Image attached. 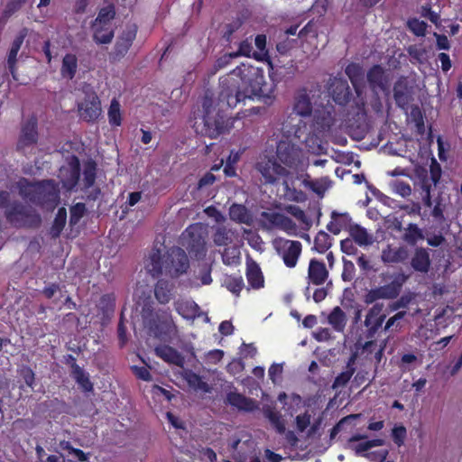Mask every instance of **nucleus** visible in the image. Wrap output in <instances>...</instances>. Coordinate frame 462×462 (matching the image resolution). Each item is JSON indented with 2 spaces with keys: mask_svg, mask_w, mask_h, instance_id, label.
<instances>
[{
  "mask_svg": "<svg viewBox=\"0 0 462 462\" xmlns=\"http://www.w3.org/2000/svg\"><path fill=\"white\" fill-rule=\"evenodd\" d=\"M430 257L427 249L417 247L411 259V268L419 273H427L430 268Z\"/></svg>",
  "mask_w": 462,
  "mask_h": 462,
  "instance_id": "nucleus-27",
  "label": "nucleus"
},
{
  "mask_svg": "<svg viewBox=\"0 0 462 462\" xmlns=\"http://www.w3.org/2000/svg\"><path fill=\"white\" fill-rule=\"evenodd\" d=\"M172 285L166 280L160 279L154 287V296L156 300L162 303L166 304L171 298Z\"/></svg>",
  "mask_w": 462,
  "mask_h": 462,
  "instance_id": "nucleus-34",
  "label": "nucleus"
},
{
  "mask_svg": "<svg viewBox=\"0 0 462 462\" xmlns=\"http://www.w3.org/2000/svg\"><path fill=\"white\" fill-rule=\"evenodd\" d=\"M235 58L236 56H234L233 52L226 53L219 57L214 63L213 73L227 67Z\"/></svg>",
  "mask_w": 462,
  "mask_h": 462,
  "instance_id": "nucleus-62",
  "label": "nucleus"
},
{
  "mask_svg": "<svg viewBox=\"0 0 462 462\" xmlns=\"http://www.w3.org/2000/svg\"><path fill=\"white\" fill-rule=\"evenodd\" d=\"M240 252L233 247H226L222 253V262L226 265H237L240 263Z\"/></svg>",
  "mask_w": 462,
  "mask_h": 462,
  "instance_id": "nucleus-47",
  "label": "nucleus"
},
{
  "mask_svg": "<svg viewBox=\"0 0 462 462\" xmlns=\"http://www.w3.org/2000/svg\"><path fill=\"white\" fill-rule=\"evenodd\" d=\"M393 92L397 106L406 109L412 100L411 88L409 86L408 79L404 76L399 77L393 84Z\"/></svg>",
  "mask_w": 462,
  "mask_h": 462,
  "instance_id": "nucleus-21",
  "label": "nucleus"
},
{
  "mask_svg": "<svg viewBox=\"0 0 462 462\" xmlns=\"http://www.w3.org/2000/svg\"><path fill=\"white\" fill-rule=\"evenodd\" d=\"M73 379L76 383L82 388L84 392H92L93 391V383L89 379V375L88 373L84 371L82 367L77 369L76 371L71 373Z\"/></svg>",
  "mask_w": 462,
  "mask_h": 462,
  "instance_id": "nucleus-45",
  "label": "nucleus"
},
{
  "mask_svg": "<svg viewBox=\"0 0 462 462\" xmlns=\"http://www.w3.org/2000/svg\"><path fill=\"white\" fill-rule=\"evenodd\" d=\"M383 310V303H374L366 313L364 324L369 337H373L378 332L386 319V315L382 313Z\"/></svg>",
  "mask_w": 462,
  "mask_h": 462,
  "instance_id": "nucleus-19",
  "label": "nucleus"
},
{
  "mask_svg": "<svg viewBox=\"0 0 462 462\" xmlns=\"http://www.w3.org/2000/svg\"><path fill=\"white\" fill-rule=\"evenodd\" d=\"M366 435L354 434L347 440V448L354 450L358 456H365V452L374 447H381L384 445L383 439H368Z\"/></svg>",
  "mask_w": 462,
  "mask_h": 462,
  "instance_id": "nucleus-22",
  "label": "nucleus"
},
{
  "mask_svg": "<svg viewBox=\"0 0 462 462\" xmlns=\"http://www.w3.org/2000/svg\"><path fill=\"white\" fill-rule=\"evenodd\" d=\"M101 102L96 92L87 93L81 104L79 105L80 117L88 122L93 123L101 115Z\"/></svg>",
  "mask_w": 462,
  "mask_h": 462,
  "instance_id": "nucleus-16",
  "label": "nucleus"
},
{
  "mask_svg": "<svg viewBox=\"0 0 462 462\" xmlns=\"http://www.w3.org/2000/svg\"><path fill=\"white\" fill-rule=\"evenodd\" d=\"M28 32H29L28 28H26V27L22 28L18 32V33L14 37V39L13 40V42L11 43V47L7 53V59H6L7 69L14 80H17V77H16L17 55H18V52L24 42V39L28 35Z\"/></svg>",
  "mask_w": 462,
  "mask_h": 462,
  "instance_id": "nucleus-20",
  "label": "nucleus"
},
{
  "mask_svg": "<svg viewBox=\"0 0 462 462\" xmlns=\"http://www.w3.org/2000/svg\"><path fill=\"white\" fill-rule=\"evenodd\" d=\"M423 233L416 224L410 223L403 235V239L409 245H415L420 239H423Z\"/></svg>",
  "mask_w": 462,
  "mask_h": 462,
  "instance_id": "nucleus-46",
  "label": "nucleus"
},
{
  "mask_svg": "<svg viewBox=\"0 0 462 462\" xmlns=\"http://www.w3.org/2000/svg\"><path fill=\"white\" fill-rule=\"evenodd\" d=\"M116 16V9H115V6L113 5H108L105 7H102L99 12H98V14L97 16V18L94 20V22H96L97 24L98 23H111V21L115 18Z\"/></svg>",
  "mask_w": 462,
  "mask_h": 462,
  "instance_id": "nucleus-50",
  "label": "nucleus"
},
{
  "mask_svg": "<svg viewBox=\"0 0 462 462\" xmlns=\"http://www.w3.org/2000/svg\"><path fill=\"white\" fill-rule=\"evenodd\" d=\"M187 383L189 386L193 387L196 390H201L205 393L209 392L208 384L203 381L202 377L193 372H190L186 377Z\"/></svg>",
  "mask_w": 462,
  "mask_h": 462,
  "instance_id": "nucleus-51",
  "label": "nucleus"
},
{
  "mask_svg": "<svg viewBox=\"0 0 462 462\" xmlns=\"http://www.w3.org/2000/svg\"><path fill=\"white\" fill-rule=\"evenodd\" d=\"M121 106L116 98H113L107 111L108 122L112 126H120L122 125Z\"/></svg>",
  "mask_w": 462,
  "mask_h": 462,
  "instance_id": "nucleus-41",
  "label": "nucleus"
},
{
  "mask_svg": "<svg viewBox=\"0 0 462 462\" xmlns=\"http://www.w3.org/2000/svg\"><path fill=\"white\" fill-rule=\"evenodd\" d=\"M86 213V206L84 203L79 202L70 208L69 224L76 225L83 217Z\"/></svg>",
  "mask_w": 462,
  "mask_h": 462,
  "instance_id": "nucleus-57",
  "label": "nucleus"
},
{
  "mask_svg": "<svg viewBox=\"0 0 462 462\" xmlns=\"http://www.w3.org/2000/svg\"><path fill=\"white\" fill-rule=\"evenodd\" d=\"M405 280L406 278L403 275H400L387 284L368 290L363 296V301L366 305H371L378 303L377 300H379L396 299L402 291Z\"/></svg>",
  "mask_w": 462,
  "mask_h": 462,
  "instance_id": "nucleus-6",
  "label": "nucleus"
},
{
  "mask_svg": "<svg viewBox=\"0 0 462 462\" xmlns=\"http://www.w3.org/2000/svg\"><path fill=\"white\" fill-rule=\"evenodd\" d=\"M16 188L25 201L42 208L53 210L60 203V185L54 180H30L21 177Z\"/></svg>",
  "mask_w": 462,
  "mask_h": 462,
  "instance_id": "nucleus-2",
  "label": "nucleus"
},
{
  "mask_svg": "<svg viewBox=\"0 0 462 462\" xmlns=\"http://www.w3.org/2000/svg\"><path fill=\"white\" fill-rule=\"evenodd\" d=\"M38 139L37 118L32 116L21 125V131L16 143L17 152L25 155L28 150H32L37 144Z\"/></svg>",
  "mask_w": 462,
  "mask_h": 462,
  "instance_id": "nucleus-10",
  "label": "nucleus"
},
{
  "mask_svg": "<svg viewBox=\"0 0 462 462\" xmlns=\"http://www.w3.org/2000/svg\"><path fill=\"white\" fill-rule=\"evenodd\" d=\"M96 164L94 162H89L85 166L83 171V181L85 188H91L96 180Z\"/></svg>",
  "mask_w": 462,
  "mask_h": 462,
  "instance_id": "nucleus-55",
  "label": "nucleus"
},
{
  "mask_svg": "<svg viewBox=\"0 0 462 462\" xmlns=\"http://www.w3.org/2000/svg\"><path fill=\"white\" fill-rule=\"evenodd\" d=\"M78 69V58L75 54L67 53L61 62L60 74L64 79H73Z\"/></svg>",
  "mask_w": 462,
  "mask_h": 462,
  "instance_id": "nucleus-31",
  "label": "nucleus"
},
{
  "mask_svg": "<svg viewBox=\"0 0 462 462\" xmlns=\"http://www.w3.org/2000/svg\"><path fill=\"white\" fill-rule=\"evenodd\" d=\"M242 22L237 19L233 21L232 23H226L225 25V31L223 32V38L227 42H233V34L241 27Z\"/></svg>",
  "mask_w": 462,
  "mask_h": 462,
  "instance_id": "nucleus-61",
  "label": "nucleus"
},
{
  "mask_svg": "<svg viewBox=\"0 0 462 462\" xmlns=\"http://www.w3.org/2000/svg\"><path fill=\"white\" fill-rule=\"evenodd\" d=\"M407 52L411 60H415L420 64H423L427 60V50L421 45H411L408 47Z\"/></svg>",
  "mask_w": 462,
  "mask_h": 462,
  "instance_id": "nucleus-49",
  "label": "nucleus"
},
{
  "mask_svg": "<svg viewBox=\"0 0 462 462\" xmlns=\"http://www.w3.org/2000/svg\"><path fill=\"white\" fill-rule=\"evenodd\" d=\"M335 123V111L332 106H322L314 111L313 124L319 131H328Z\"/></svg>",
  "mask_w": 462,
  "mask_h": 462,
  "instance_id": "nucleus-23",
  "label": "nucleus"
},
{
  "mask_svg": "<svg viewBox=\"0 0 462 462\" xmlns=\"http://www.w3.org/2000/svg\"><path fill=\"white\" fill-rule=\"evenodd\" d=\"M224 286L236 296H239L245 287V282L240 274H231L225 278Z\"/></svg>",
  "mask_w": 462,
  "mask_h": 462,
  "instance_id": "nucleus-40",
  "label": "nucleus"
},
{
  "mask_svg": "<svg viewBox=\"0 0 462 462\" xmlns=\"http://www.w3.org/2000/svg\"><path fill=\"white\" fill-rule=\"evenodd\" d=\"M246 279L251 288L258 290L263 287L264 278L259 265L252 261L247 263L246 266Z\"/></svg>",
  "mask_w": 462,
  "mask_h": 462,
  "instance_id": "nucleus-29",
  "label": "nucleus"
},
{
  "mask_svg": "<svg viewBox=\"0 0 462 462\" xmlns=\"http://www.w3.org/2000/svg\"><path fill=\"white\" fill-rule=\"evenodd\" d=\"M421 189H422V202L423 205L427 208H431L434 204V200H432L430 190H431V184L429 182L427 171H424V178L422 179L421 182Z\"/></svg>",
  "mask_w": 462,
  "mask_h": 462,
  "instance_id": "nucleus-53",
  "label": "nucleus"
},
{
  "mask_svg": "<svg viewBox=\"0 0 462 462\" xmlns=\"http://www.w3.org/2000/svg\"><path fill=\"white\" fill-rule=\"evenodd\" d=\"M282 186L284 199L294 202H304L307 199L306 193L301 189L305 187V178L288 171L282 178Z\"/></svg>",
  "mask_w": 462,
  "mask_h": 462,
  "instance_id": "nucleus-12",
  "label": "nucleus"
},
{
  "mask_svg": "<svg viewBox=\"0 0 462 462\" xmlns=\"http://www.w3.org/2000/svg\"><path fill=\"white\" fill-rule=\"evenodd\" d=\"M345 73L348 77L354 90L356 95V98L354 99V104L356 107V116H366L365 111V100L363 96L364 94V79H365V71L363 67L359 63L351 62L349 63L346 69Z\"/></svg>",
  "mask_w": 462,
  "mask_h": 462,
  "instance_id": "nucleus-5",
  "label": "nucleus"
},
{
  "mask_svg": "<svg viewBox=\"0 0 462 462\" xmlns=\"http://www.w3.org/2000/svg\"><path fill=\"white\" fill-rule=\"evenodd\" d=\"M27 0H9L0 16V23H5L7 20L18 12Z\"/></svg>",
  "mask_w": 462,
  "mask_h": 462,
  "instance_id": "nucleus-43",
  "label": "nucleus"
},
{
  "mask_svg": "<svg viewBox=\"0 0 462 462\" xmlns=\"http://www.w3.org/2000/svg\"><path fill=\"white\" fill-rule=\"evenodd\" d=\"M370 90L374 94L382 92L385 96L391 93L392 74L380 64L371 66L365 75Z\"/></svg>",
  "mask_w": 462,
  "mask_h": 462,
  "instance_id": "nucleus-7",
  "label": "nucleus"
},
{
  "mask_svg": "<svg viewBox=\"0 0 462 462\" xmlns=\"http://www.w3.org/2000/svg\"><path fill=\"white\" fill-rule=\"evenodd\" d=\"M226 402L239 411L251 412L258 409L255 400L246 397L237 392H229L226 397Z\"/></svg>",
  "mask_w": 462,
  "mask_h": 462,
  "instance_id": "nucleus-25",
  "label": "nucleus"
},
{
  "mask_svg": "<svg viewBox=\"0 0 462 462\" xmlns=\"http://www.w3.org/2000/svg\"><path fill=\"white\" fill-rule=\"evenodd\" d=\"M445 204L443 203V199L440 195H439L437 198L434 199V204L433 208L431 210L430 215L433 217V218L439 222H442L445 219L444 217V210H445Z\"/></svg>",
  "mask_w": 462,
  "mask_h": 462,
  "instance_id": "nucleus-56",
  "label": "nucleus"
},
{
  "mask_svg": "<svg viewBox=\"0 0 462 462\" xmlns=\"http://www.w3.org/2000/svg\"><path fill=\"white\" fill-rule=\"evenodd\" d=\"M147 325L156 337L170 336L176 329L169 310H157L151 313V318L147 320Z\"/></svg>",
  "mask_w": 462,
  "mask_h": 462,
  "instance_id": "nucleus-8",
  "label": "nucleus"
},
{
  "mask_svg": "<svg viewBox=\"0 0 462 462\" xmlns=\"http://www.w3.org/2000/svg\"><path fill=\"white\" fill-rule=\"evenodd\" d=\"M263 414L279 434L285 433V423L278 411L271 407H267L263 409Z\"/></svg>",
  "mask_w": 462,
  "mask_h": 462,
  "instance_id": "nucleus-36",
  "label": "nucleus"
},
{
  "mask_svg": "<svg viewBox=\"0 0 462 462\" xmlns=\"http://www.w3.org/2000/svg\"><path fill=\"white\" fill-rule=\"evenodd\" d=\"M356 360V356L353 355L347 361L346 371L341 372L339 374L336 376L334 379V382L332 383L333 389H337L340 387H344L347 384V383L350 381L351 377L355 374L356 368L354 367Z\"/></svg>",
  "mask_w": 462,
  "mask_h": 462,
  "instance_id": "nucleus-32",
  "label": "nucleus"
},
{
  "mask_svg": "<svg viewBox=\"0 0 462 462\" xmlns=\"http://www.w3.org/2000/svg\"><path fill=\"white\" fill-rule=\"evenodd\" d=\"M332 245V237L325 231H319L314 239V249L323 254L327 252Z\"/></svg>",
  "mask_w": 462,
  "mask_h": 462,
  "instance_id": "nucleus-42",
  "label": "nucleus"
},
{
  "mask_svg": "<svg viewBox=\"0 0 462 462\" xmlns=\"http://www.w3.org/2000/svg\"><path fill=\"white\" fill-rule=\"evenodd\" d=\"M311 416L309 411H305L302 414L296 416L295 422L297 430L300 432H303L310 425Z\"/></svg>",
  "mask_w": 462,
  "mask_h": 462,
  "instance_id": "nucleus-64",
  "label": "nucleus"
},
{
  "mask_svg": "<svg viewBox=\"0 0 462 462\" xmlns=\"http://www.w3.org/2000/svg\"><path fill=\"white\" fill-rule=\"evenodd\" d=\"M229 233V230H227L226 227L218 226L213 235L214 244L217 246L227 245L232 241Z\"/></svg>",
  "mask_w": 462,
  "mask_h": 462,
  "instance_id": "nucleus-52",
  "label": "nucleus"
},
{
  "mask_svg": "<svg viewBox=\"0 0 462 462\" xmlns=\"http://www.w3.org/2000/svg\"><path fill=\"white\" fill-rule=\"evenodd\" d=\"M255 168L261 173L265 184H274L288 173V170L278 163L276 159L268 156L261 159Z\"/></svg>",
  "mask_w": 462,
  "mask_h": 462,
  "instance_id": "nucleus-13",
  "label": "nucleus"
},
{
  "mask_svg": "<svg viewBox=\"0 0 462 462\" xmlns=\"http://www.w3.org/2000/svg\"><path fill=\"white\" fill-rule=\"evenodd\" d=\"M183 245L190 254L197 258H202L206 255V240L202 232V227L199 225H190L183 233Z\"/></svg>",
  "mask_w": 462,
  "mask_h": 462,
  "instance_id": "nucleus-9",
  "label": "nucleus"
},
{
  "mask_svg": "<svg viewBox=\"0 0 462 462\" xmlns=\"http://www.w3.org/2000/svg\"><path fill=\"white\" fill-rule=\"evenodd\" d=\"M292 111L300 117L311 116L313 107L310 95L306 88L300 89L294 96Z\"/></svg>",
  "mask_w": 462,
  "mask_h": 462,
  "instance_id": "nucleus-24",
  "label": "nucleus"
},
{
  "mask_svg": "<svg viewBox=\"0 0 462 462\" xmlns=\"http://www.w3.org/2000/svg\"><path fill=\"white\" fill-rule=\"evenodd\" d=\"M67 220V211L65 208H60L54 217L53 223L51 227V235L53 238L60 236Z\"/></svg>",
  "mask_w": 462,
  "mask_h": 462,
  "instance_id": "nucleus-39",
  "label": "nucleus"
},
{
  "mask_svg": "<svg viewBox=\"0 0 462 462\" xmlns=\"http://www.w3.org/2000/svg\"><path fill=\"white\" fill-rule=\"evenodd\" d=\"M408 28L416 36H424L427 31V23L424 21H420L417 18H412L408 21Z\"/></svg>",
  "mask_w": 462,
  "mask_h": 462,
  "instance_id": "nucleus-58",
  "label": "nucleus"
},
{
  "mask_svg": "<svg viewBox=\"0 0 462 462\" xmlns=\"http://www.w3.org/2000/svg\"><path fill=\"white\" fill-rule=\"evenodd\" d=\"M411 118L414 123L417 132L420 134L425 132L424 117L419 106H415L411 110Z\"/></svg>",
  "mask_w": 462,
  "mask_h": 462,
  "instance_id": "nucleus-54",
  "label": "nucleus"
},
{
  "mask_svg": "<svg viewBox=\"0 0 462 462\" xmlns=\"http://www.w3.org/2000/svg\"><path fill=\"white\" fill-rule=\"evenodd\" d=\"M329 277V272L323 261L312 258L310 260L307 274L308 285L304 290L307 300L310 297V285L321 286Z\"/></svg>",
  "mask_w": 462,
  "mask_h": 462,
  "instance_id": "nucleus-14",
  "label": "nucleus"
},
{
  "mask_svg": "<svg viewBox=\"0 0 462 462\" xmlns=\"http://www.w3.org/2000/svg\"><path fill=\"white\" fill-rule=\"evenodd\" d=\"M305 188L310 189L318 195H322L328 189L325 180H308L305 178Z\"/></svg>",
  "mask_w": 462,
  "mask_h": 462,
  "instance_id": "nucleus-59",
  "label": "nucleus"
},
{
  "mask_svg": "<svg viewBox=\"0 0 462 462\" xmlns=\"http://www.w3.org/2000/svg\"><path fill=\"white\" fill-rule=\"evenodd\" d=\"M356 275V267L355 264L349 261L343 259V271L341 273V278L344 282H351Z\"/></svg>",
  "mask_w": 462,
  "mask_h": 462,
  "instance_id": "nucleus-60",
  "label": "nucleus"
},
{
  "mask_svg": "<svg viewBox=\"0 0 462 462\" xmlns=\"http://www.w3.org/2000/svg\"><path fill=\"white\" fill-rule=\"evenodd\" d=\"M176 310L186 319H195L204 314L200 307L195 301L180 302L177 305Z\"/></svg>",
  "mask_w": 462,
  "mask_h": 462,
  "instance_id": "nucleus-30",
  "label": "nucleus"
},
{
  "mask_svg": "<svg viewBox=\"0 0 462 462\" xmlns=\"http://www.w3.org/2000/svg\"><path fill=\"white\" fill-rule=\"evenodd\" d=\"M189 268V261L185 251L178 246L167 250L165 254L157 247H153L149 254V263L146 264L148 273L157 278L162 273L171 278H178L186 273Z\"/></svg>",
  "mask_w": 462,
  "mask_h": 462,
  "instance_id": "nucleus-3",
  "label": "nucleus"
},
{
  "mask_svg": "<svg viewBox=\"0 0 462 462\" xmlns=\"http://www.w3.org/2000/svg\"><path fill=\"white\" fill-rule=\"evenodd\" d=\"M348 231L352 239L360 246H365L373 243L372 236L366 229L357 224L350 225Z\"/></svg>",
  "mask_w": 462,
  "mask_h": 462,
  "instance_id": "nucleus-33",
  "label": "nucleus"
},
{
  "mask_svg": "<svg viewBox=\"0 0 462 462\" xmlns=\"http://www.w3.org/2000/svg\"><path fill=\"white\" fill-rule=\"evenodd\" d=\"M273 246L287 267L293 268L296 266L302 250V245L300 241L279 237L273 241Z\"/></svg>",
  "mask_w": 462,
  "mask_h": 462,
  "instance_id": "nucleus-11",
  "label": "nucleus"
},
{
  "mask_svg": "<svg viewBox=\"0 0 462 462\" xmlns=\"http://www.w3.org/2000/svg\"><path fill=\"white\" fill-rule=\"evenodd\" d=\"M230 218L240 224H249L251 217L245 206L241 204H233L229 208Z\"/></svg>",
  "mask_w": 462,
  "mask_h": 462,
  "instance_id": "nucleus-38",
  "label": "nucleus"
},
{
  "mask_svg": "<svg viewBox=\"0 0 462 462\" xmlns=\"http://www.w3.org/2000/svg\"><path fill=\"white\" fill-rule=\"evenodd\" d=\"M136 28L123 32L118 37L113 51L109 53L111 62L120 61L128 52L136 38Z\"/></svg>",
  "mask_w": 462,
  "mask_h": 462,
  "instance_id": "nucleus-18",
  "label": "nucleus"
},
{
  "mask_svg": "<svg viewBox=\"0 0 462 462\" xmlns=\"http://www.w3.org/2000/svg\"><path fill=\"white\" fill-rule=\"evenodd\" d=\"M5 217L16 228H35L42 223L41 216L34 209L17 200L5 209Z\"/></svg>",
  "mask_w": 462,
  "mask_h": 462,
  "instance_id": "nucleus-4",
  "label": "nucleus"
},
{
  "mask_svg": "<svg viewBox=\"0 0 462 462\" xmlns=\"http://www.w3.org/2000/svg\"><path fill=\"white\" fill-rule=\"evenodd\" d=\"M393 189L395 193L405 198L411 194V188L409 183L403 180H395L393 182Z\"/></svg>",
  "mask_w": 462,
  "mask_h": 462,
  "instance_id": "nucleus-63",
  "label": "nucleus"
},
{
  "mask_svg": "<svg viewBox=\"0 0 462 462\" xmlns=\"http://www.w3.org/2000/svg\"><path fill=\"white\" fill-rule=\"evenodd\" d=\"M217 106L212 97L205 95L202 99V134L216 138L229 132L235 118L227 117L223 106L236 107L246 99H263L265 103L273 99V88H268L261 69L253 66L241 64L219 79Z\"/></svg>",
  "mask_w": 462,
  "mask_h": 462,
  "instance_id": "nucleus-1",
  "label": "nucleus"
},
{
  "mask_svg": "<svg viewBox=\"0 0 462 462\" xmlns=\"http://www.w3.org/2000/svg\"><path fill=\"white\" fill-rule=\"evenodd\" d=\"M328 93L334 102L341 106H346L352 97V91L346 79L334 78L328 86Z\"/></svg>",
  "mask_w": 462,
  "mask_h": 462,
  "instance_id": "nucleus-17",
  "label": "nucleus"
},
{
  "mask_svg": "<svg viewBox=\"0 0 462 462\" xmlns=\"http://www.w3.org/2000/svg\"><path fill=\"white\" fill-rule=\"evenodd\" d=\"M422 363L421 359H419L417 356L411 353L404 354L401 357L399 368L402 372H411Z\"/></svg>",
  "mask_w": 462,
  "mask_h": 462,
  "instance_id": "nucleus-44",
  "label": "nucleus"
},
{
  "mask_svg": "<svg viewBox=\"0 0 462 462\" xmlns=\"http://www.w3.org/2000/svg\"><path fill=\"white\" fill-rule=\"evenodd\" d=\"M277 159L288 167L296 166L300 162L301 150L288 139H282L276 146Z\"/></svg>",
  "mask_w": 462,
  "mask_h": 462,
  "instance_id": "nucleus-15",
  "label": "nucleus"
},
{
  "mask_svg": "<svg viewBox=\"0 0 462 462\" xmlns=\"http://www.w3.org/2000/svg\"><path fill=\"white\" fill-rule=\"evenodd\" d=\"M155 354L168 364L174 365L180 367L184 365V356L174 347L162 345L155 348Z\"/></svg>",
  "mask_w": 462,
  "mask_h": 462,
  "instance_id": "nucleus-26",
  "label": "nucleus"
},
{
  "mask_svg": "<svg viewBox=\"0 0 462 462\" xmlns=\"http://www.w3.org/2000/svg\"><path fill=\"white\" fill-rule=\"evenodd\" d=\"M93 40L97 44H107L110 43L114 38L115 32L111 26V23H97L93 22Z\"/></svg>",
  "mask_w": 462,
  "mask_h": 462,
  "instance_id": "nucleus-28",
  "label": "nucleus"
},
{
  "mask_svg": "<svg viewBox=\"0 0 462 462\" xmlns=\"http://www.w3.org/2000/svg\"><path fill=\"white\" fill-rule=\"evenodd\" d=\"M328 323L336 331H343L346 327V318L340 307H335L328 317Z\"/></svg>",
  "mask_w": 462,
  "mask_h": 462,
  "instance_id": "nucleus-37",
  "label": "nucleus"
},
{
  "mask_svg": "<svg viewBox=\"0 0 462 462\" xmlns=\"http://www.w3.org/2000/svg\"><path fill=\"white\" fill-rule=\"evenodd\" d=\"M391 438L393 443L401 448L404 445L407 438V429L402 424H395L391 431Z\"/></svg>",
  "mask_w": 462,
  "mask_h": 462,
  "instance_id": "nucleus-48",
  "label": "nucleus"
},
{
  "mask_svg": "<svg viewBox=\"0 0 462 462\" xmlns=\"http://www.w3.org/2000/svg\"><path fill=\"white\" fill-rule=\"evenodd\" d=\"M99 312L104 317H110L114 314L116 309V295L115 293H106L100 297L97 305Z\"/></svg>",
  "mask_w": 462,
  "mask_h": 462,
  "instance_id": "nucleus-35",
  "label": "nucleus"
}]
</instances>
